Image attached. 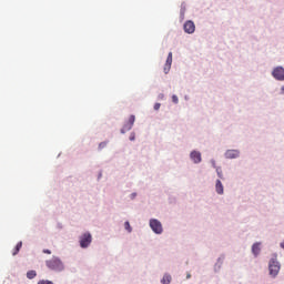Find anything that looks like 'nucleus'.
I'll return each mask as SVG.
<instances>
[{"instance_id": "nucleus-23", "label": "nucleus", "mask_w": 284, "mask_h": 284, "mask_svg": "<svg viewBox=\"0 0 284 284\" xmlns=\"http://www.w3.org/2000/svg\"><path fill=\"white\" fill-rule=\"evenodd\" d=\"M282 94H284V87H282Z\"/></svg>"}, {"instance_id": "nucleus-1", "label": "nucleus", "mask_w": 284, "mask_h": 284, "mask_svg": "<svg viewBox=\"0 0 284 284\" xmlns=\"http://www.w3.org/2000/svg\"><path fill=\"white\" fill-rule=\"evenodd\" d=\"M48 265V270L53 272H62V262L58 257H52L44 262Z\"/></svg>"}, {"instance_id": "nucleus-17", "label": "nucleus", "mask_w": 284, "mask_h": 284, "mask_svg": "<svg viewBox=\"0 0 284 284\" xmlns=\"http://www.w3.org/2000/svg\"><path fill=\"white\" fill-rule=\"evenodd\" d=\"M103 148H106V142H101L98 144V150H103Z\"/></svg>"}, {"instance_id": "nucleus-14", "label": "nucleus", "mask_w": 284, "mask_h": 284, "mask_svg": "<svg viewBox=\"0 0 284 284\" xmlns=\"http://www.w3.org/2000/svg\"><path fill=\"white\" fill-rule=\"evenodd\" d=\"M36 276H38V273L34 271H29V273H26V277L29 280H34Z\"/></svg>"}, {"instance_id": "nucleus-12", "label": "nucleus", "mask_w": 284, "mask_h": 284, "mask_svg": "<svg viewBox=\"0 0 284 284\" xmlns=\"http://www.w3.org/2000/svg\"><path fill=\"white\" fill-rule=\"evenodd\" d=\"M20 250H21V242L16 244V248H12V256L18 255Z\"/></svg>"}, {"instance_id": "nucleus-24", "label": "nucleus", "mask_w": 284, "mask_h": 284, "mask_svg": "<svg viewBox=\"0 0 284 284\" xmlns=\"http://www.w3.org/2000/svg\"><path fill=\"white\" fill-rule=\"evenodd\" d=\"M282 248L284 250V243H282Z\"/></svg>"}, {"instance_id": "nucleus-11", "label": "nucleus", "mask_w": 284, "mask_h": 284, "mask_svg": "<svg viewBox=\"0 0 284 284\" xmlns=\"http://www.w3.org/2000/svg\"><path fill=\"white\" fill-rule=\"evenodd\" d=\"M215 193L217 195L224 194V185L221 184V181H215Z\"/></svg>"}, {"instance_id": "nucleus-4", "label": "nucleus", "mask_w": 284, "mask_h": 284, "mask_svg": "<svg viewBox=\"0 0 284 284\" xmlns=\"http://www.w3.org/2000/svg\"><path fill=\"white\" fill-rule=\"evenodd\" d=\"M272 78H275V81H284V68L275 67L272 70Z\"/></svg>"}, {"instance_id": "nucleus-15", "label": "nucleus", "mask_w": 284, "mask_h": 284, "mask_svg": "<svg viewBox=\"0 0 284 284\" xmlns=\"http://www.w3.org/2000/svg\"><path fill=\"white\" fill-rule=\"evenodd\" d=\"M161 284H170V275L164 274V277H161Z\"/></svg>"}, {"instance_id": "nucleus-9", "label": "nucleus", "mask_w": 284, "mask_h": 284, "mask_svg": "<svg viewBox=\"0 0 284 284\" xmlns=\"http://www.w3.org/2000/svg\"><path fill=\"white\" fill-rule=\"evenodd\" d=\"M240 156V151L236 150H227V152H224V158L233 160Z\"/></svg>"}, {"instance_id": "nucleus-22", "label": "nucleus", "mask_w": 284, "mask_h": 284, "mask_svg": "<svg viewBox=\"0 0 284 284\" xmlns=\"http://www.w3.org/2000/svg\"><path fill=\"white\" fill-rule=\"evenodd\" d=\"M42 253L50 255V250H44Z\"/></svg>"}, {"instance_id": "nucleus-18", "label": "nucleus", "mask_w": 284, "mask_h": 284, "mask_svg": "<svg viewBox=\"0 0 284 284\" xmlns=\"http://www.w3.org/2000/svg\"><path fill=\"white\" fill-rule=\"evenodd\" d=\"M38 284H53V282L41 280L38 281Z\"/></svg>"}, {"instance_id": "nucleus-20", "label": "nucleus", "mask_w": 284, "mask_h": 284, "mask_svg": "<svg viewBox=\"0 0 284 284\" xmlns=\"http://www.w3.org/2000/svg\"><path fill=\"white\" fill-rule=\"evenodd\" d=\"M130 141H135V133L130 134Z\"/></svg>"}, {"instance_id": "nucleus-13", "label": "nucleus", "mask_w": 284, "mask_h": 284, "mask_svg": "<svg viewBox=\"0 0 284 284\" xmlns=\"http://www.w3.org/2000/svg\"><path fill=\"white\" fill-rule=\"evenodd\" d=\"M258 245H261V244H258V243L253 244V255L258 256V252H261V248L258 247Z\"/></svg>"}, {"instance_id": "nucleus-3", "label": "nucleus", "mask_w": 284, "mask_h": 284, "mask_svg": "<svg viewBox=\"0 0 284 284\" xmlns=\"http://www.w3.org/2000/svg\"><path fill=\"white\" fill-rule=\"evenodd\" d=\"M88 245H91V234L84 233L82 236H79V247L85 248Z\"/></svg>"}, {"instance_id": "nucleus-10", "label": "nucleus", "mask_w": 284, "mask_h": 284, "mask_svg": "<svg viewBox=\"0 0 284 284\" xmlns=\"http://www.w3.org/2000/svg\"><path fill=\"white\" fill-rule=\"evenodd\" d=\"M173 62V53H168V60L164 61V74L170 72V64Z\"/></svg>"}, {"instance_id": "nucleus-8", "label": "nucleus", "mask_w": 284, "mask_h": 284, "mask_svg": "<svg viewBox=\"0 0 284 284\" xmlns=\"http://www.w3.org/2000/svg\"><path fill=\"white\" fill-rule=\"evenodd\" d=\"M190 160H193V163L199 164L202 162V153L196 151L190 152Z\"/></svg>"}, {"instance_id": "nucleus-7", "label": "nucleus", "mask_w": 284, "mask_h": 284, "mask_svg": "<svg viewBox=\"0 0 284 284\" xmlns=\"http://www.w3.org/2000/svg\"><path fill=\"white\" fill-rule=\"evenodd\" d=\"M183 32H185L186 34H192L193 32H195V24L192 23V21H186L185 23H183Z\"/></svg>"}, {"instance_id": "nucleus-21", "label": "nucleus", "mask_w": 284, "mask_h": 284, "mask_svg": "<svg viewBox=\"0 0 284 284\" xmlns=\"http://www.w3.org/2000/svg\"><path fill=\"white\" fill-rule=\"evenodd\" d=\"M159 109H161V103H155V111H158Z\"/></svg>"}, {"instance_id": "nucleus-25", "label": "nucleus", "mask_w": 284, "mask_h": 284, "mask_svg": "<svg viewBox=\"0 0 284 284\" xmlns=\"http://www.w3.org/2000/svg\"><path fill=\"white\" fill-rule=\"evenodd\" d=\"M185 277L189 278V275H186Z\"/></svg>"}, {"instance_id": "nucleus-19", "label": "nucleus", "mask_w": 284, "mask_h": 284, "mask_svg": "<svg viewBox=\"0 0 284 284\" xmlns=\"http://www.w3.org/2000/svg\"><path fill=\"white\" fill-rule=\"evenodd\" d=\"M171 101L174 102V104H176V103H178L176 95H172V97H171Z\"/></svg>"}, {"instance_id": "nucleus-5", "label": "nucleus", "mask_w": 284, "mask_h": 284, "mask_svg": "<svg viewBox=\"0 0 284 284\" xmlns=\"http://www.w3.org/2000/svg\"><path fill=\"white\" fill-rule=\"evenodd\" d=\"M149 227H152V232H155V234H161L162 232L161 222L158 220H150Z\"/></svg>"}, {"instance_id": "nucleus-6", "label": "nucleus", "mask_w": 284, "mask_h": 284, "mask_svg": "<svg viewBox=\"0 0 284 284\" xmlns=\"http://www.w3.org/2000/svg\"><path fill=\"white\" fill-rule=\"evenodd\" d=\"M135 123V115H130V120L126 121V124H123V129L120 130V133L129 132V130H132V124Z\"/></svg>"}, {"instance_id": "nucleus-2", "label": "nucleus", "mask_w": 284, "mask_h": 284, "mask_svg": "<svg viewBox=\"0 0 284 284\" xmlns=\"http://www.w3.org/2000/svg\"><path fill=\"white\" fill-rule=\"evenodd\" d=\"M281 270V265L277 264V261L272 258L268 261V275H272V277L277 276V272Z\"/></svg>"}, {"instance_id": "nucleus-16", "label": "nucleus", "mask_w": 284, "mask_h": 284, "mask_svg": "<svg viewBox=\"0 0 284 284\" xmlns=\"http://www.w3.org/2000/svg\"><path fill=\"white\" fill-rule=\"evenodd\" d=\"M123 229L126 230L128 233H132V227L129 226V222L123 223Z\"/></svg>"}]
</instances>
